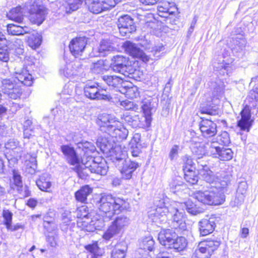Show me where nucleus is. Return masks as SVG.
<instances>
[{"instance_id":"58836bf2","label":"nucleus","mask_w":258,"mask_h":258,"mask_svg":"<svg viewBox=\"0 0 258 258\" xmlns=\"http://www.w3.org/2000/svg\"><path fill=\"white\" fill-rule=\"evenodd\" d=\"M92 191V188L88 185H86L75 192V198L78 202L84 203Z\"/></svg>"},{"instance_id":"aec40b11","label":"nucleus","mask_w":258,"mask_h":258,"mask_svg":"<svg viewBox=\"0 0 258 258\" xmlns=\"http://www.w3.org/2000/svg\"><path fill=\"white\" fill-rule=\"evenodd\" d=\"M60 149L68 163L71 165H81V159L73 147L69 145H61Z\"/></svg>"},{"instance_id":"393cba45","label":"nucleus","mask_w":258,"mask_h":258,"mask_svg":"<svg viewBox=\"0 0 258 258\" xmlns=\"http://www.w3.org/2000/svg\"><path fill=\"white\" fill-rule=\"evenodd\" d=\"M177 234L172 229H167L161 231L158 234V240L162 245L170 247L171 244L176 238Z\"/></svg>"},{"instance_id":"e2e57ef3","label":"nucleus","mask_w":258,"mask_h":258,"mask_svg":"<svg viewBox=\"0 0 258 258\" xmlns=\"http://www.w3.org/2000/svg\"><path fill=\"white\" fill-rule=\"evenodd\" d=\"M123 70V71L121 72L120 74L123 75L125 77L130 78L135 77L134 75L137 71L131 65L127 63Z\"/></svg>"},{"instance_id":"c756f323","label":"nucleus","mask_w":258,"mask_h":258,"mask_svg":"<svg viewBox=\"0 0 258 258\" xmlns=\"http://www.w3.org/2000/svg\"><path fill=\"white\" fill-rule=\"evenodd\" d=\"M101 78L109 86L113 88L122 87L126 83L122 78L115 75H103L101 76Z\"/></svg>"},{"instance_id":"4d7b16f0","label":"nucleus","mask_w":258,"mask_h":258,"mask_svg":"<svg viewBox=\"0 0 258 258\" xmlns=\"http://www.w3.org/2000/svg\"><path fill=\"white\" fill-rule=\"evenodd\" d=\"M2 215L4 218V224L7 228V227H10V225L12 224L13 214L9 210H4Z\"/></svg>"},{"instance_id":"8fccbe9b","label":"nucleus","mask_w":258,"mask_h":258,"mask_svg":"<svg viewBox=\"0 0 258 258\" xmlns=\"http://www.w3.org/2000/svg\"><path fill=\"white\" fill-rule=\"evenodd\" d=\"M159 0L158 2V11L160 13H165V14H171L172 13V11H170V9L172 7L174 6L173 3H170L165 0H163L162 1H160Z\"/></svg>"},{"instance_id":"79ce46f5","label":"nucleus","mask_w":258,"mask_h":258,"mask_svg":"<svg viewBox=\"0 0 258 258\" xmlns=\"http://www.w3.org/2000/svg\"><path fill=\"white\" fill-rule=\"evenodd\" d=\"M232 39L234 45V47L232 48L233 51H239V53L242 55L244 53L243 50L246 44L245 39L242 36H236L233 37Z\"/></svg>"},{"instance_id":"338daca9","label":"nucleus","mask_w":258,"mask_h":258,"mask_svg":"<svg viewBox=\"0 0 258 258\" xmlns=\"http://www.w3.org/2000/svg\"><path fill=\"white\" fill-rule=\"evenodd\" d=\"M198 164V170L199 171V173L202 170H206L209 169V167L207 165V161L202 159H196Z\"/></svg>"},{"instance_id":"69168bd1","label":"nucleus","mask_w":258,"mask_h":258,"mask_svg":"<svg viewBox=\"0 0 258 258\" xmlns=\"http://www.w3.org/2000/svg\"><path fill=\"white\" fill-rule=\"evenodd\" d=\"M9 60V52L7 49L0 47V62H7Z\"/></svg>"},{"instance_id":"dca6fc26","label":"nucleus","mask_w":258,"mask_h":258,"mask_svg":"<svg viewBox=\"0 0 258 258\" xmlns=\"http://www.w3.org/2000/svg\"><path fill=\"white\" fill-rule=\"evenodd\" d=\"M83 70L80 61L66 62L61 66L59 73L66 77L69 78L73 76L81 75L83 72Z\"/></svg>"},{"instance_id":"e433bc0d","label":"nucleus","mask_w":258,"mask_h":258,"mask_svg":"<svg viewBox=\"0 0 258 258\" xmlns=\"http://www.w3.org/2000/svg\"><path fill=\"white\" fill-rule=\"evenodd\" d=\"M7 17L10 20L16 22L21 23L24 19L22 9L19 6L12 8L7 14Z\"/></svg>"},{"instance_id":"f8f14e48","label":"nucleus","mask_w":258,"mask_h":258,"mask_svg":"<svg viewBox=\"0 0 258 258\" xmlns=\"http://www.w3.org/2000/svg\"><path fill=\"white\" fill-rule=\"evenodd\" d=\"M207 148L209 156L221 160L228 161L233 157V153L231 149L221 147L216 142L208 143Z\"/></svg>"},{"instance_id":"a19ab883","label":"nucleus","mask_w":258,"mask_h":258,"mask_svg":"<svg viewBox=\"0 0 258 258\" xmlns=\"http://www.w3.org/2000/svg\"><path fill=\"white\" fill-rule=\"evenodd\" d=\"M112 44L108 40H103L101 41L98 48V55L105 56L108 53L114 49Z\"/></svg>"},{"instance_id":"052dcab7","label":"nucleus","mask_w":258,"mask_h":258,"mask_svg":"<svg viewBox=\"0 0 258 258\" xmlns=\"http://www.w3.org/2000/svg\"><path fill=\"white\" fill-rule=\"evenodd\" d=\"M85 248L93 254L92 258H97L98 254H97L99 250V247L97 243L94 242L92 244H89L85 246Z\"/></svg>"},{"instance_id":"cd10ccee","label":"nucleus","mask_w":258,"mask_h":258,"mask_svg":"<svg viewBox=\"0 0 258 258\" xmlns=\"http://www.w3.org/2000/svg\"><path fill=\"white\" fill-rule=\"evenodd\" d=\"M127 63H129L127 57L121 55H117L114 56L111 58L110 67L114 72L120 73L121 72L123 71V69Z\"/></svg>"},{"instance_id":"f257e3e1","label":"nucleus","mask_w":258,"mask_h":258,"mask_svg":"<svg viewBox=\"0 0 258 258\" xmlns=\"http://www.w3.org/2000/svg\"><path fill=\"white\" fill-rule=\"evenodd\" d=\"M90 142H85L81 143L84 154L81 158L82 165L76 166L74 170L78 176L82 179L89 176L90 173L105 175L108 171V167L104 159L100 157H93L89 155L87 149Z\"/></svg>"},{"instance_id":"c9c22d12","label":"nucleus","mask_w":258,"mask_h":258,"mask_svg":"<svg viewBox=\"0 0 258 258\" xmlns=\"http://www.w3.org/2000/svg\"><path fill=\"white\" fill-rule=\"evenodd\" d=\"M15 79L27 86H30L33 83L32 75L28 73L26 70H23L19 72H16Z\"/></svg>"},{"instance_id":"7ed1b4c3","label":"nucleus","mask_w":258,"mask_h":258,"mask_svg":"<svg viewBox=\"0 0 258 258\" xmlns=\"http://www.w3.org/2000/svg\"><path fill=\"white\" fill-rule=\"evenodd\" d=\"M96 122L101 131L107 133L112 138L123 140L128 136V130L121 125L116 117L110 114L100 115Z\"/></svg>"},{"instance_id":"2f4dec72","label":"nucleus","mask_w":258,"mask_h":258,"mask_svg":"<svg viewBox=\"0 0 258 258\" xmlns=\"http://www.w3.org/2000/svg\"><path fill=\"white\" fill-rule=\"evenodd\" d=\"M31 29L26 26H22L13 24L7 25V32L12 35H23L26 33H30Z\"/></svg>"},{"instance_id":"412c9836","label":"nucleus","mask_w":258,"mask_h":258,"mask_svg":"<svg viewBox=\"0 0 258 258\" xmlns=\"http://www.w3.org/2000/svg\"><path fill=\"white\" fill-rule=\"evenodd\" d=\"M216 185L219 189L225 193L227 191V187L230 184L232 175L229 172L224 170H221L216 172Z\"/></svg>"},{"instance_id":"72a5a7b5","label":"nucleus","mask_w":258,"mask_h":258,"mask_svg":"<svg viewBox=\"0 0 258 258\" xmlns=\"http://www.w3.org/2000/svg\"><path fill=\"white\" fill-rule=\"evenodd\" d=\"M180 206L183 211L185 209L187 212L191 215H197L204 212L203 208L198 206L196 204L190 200L181 203Z\"/></svg>"},{"instance_id":"49530a36","label":"nucleus","mask_w":258,"mask_h":258,"mask_svg":"<svg viewBox=\"0 0 258 258\" xmlns=\"http://www.w3.org/2000/svg\"><path fill=\"white\" fill-rule=\"evenodd\" d=\"M42 42L41 36L37 32H34L28 38L29 45L33 48L38 47Z\"/></svg>"},{"instance_id":"6e6552de","label":"nucleus","mask_w":258,"mask_h":258,"mask_svg":"<svg viewBox=\"0 0 258 258\" xmlns=\"http://www.w3.org/2000/svg\"><path fill=\"white\" fill-rule=\"evenodd\" d=\"M210 86L213 89L214 97L212 99V103L207 104L208 107H201L202 112L210 115H216L218 113L216 109H213L215 106L213 105L217 104V99L221 96L224 92L225 85L224 82L220 79H217L215 81L211 82Z\"/></svg>"},{"instance_id":"4c0bfd02","label":"nucleus","mask_w":258,"mask_h":258,"mask_svg":"<svg viewBox=\"0 0 258 258\" xmlns=\"http://www.w3.org/2000/svg\"><path fill=\"white\" fill-rule=\"evenodd\" d=\"M122 119L124 122L133 128L141 127L142 124L140 122L138 115H132L125 113L123 115Z\"/></svg>"},{"instance_id":"f3484780","label":"nucleus","mask_w":258,"mask_h":258,"mask_svg":"<svg viewBox=\"0 0 258 258\" xmlns=\"http://www.w3.org/2000/svg\"><path fill=\"white\" fill-rule=\"evenodd\" d=\"M28 10L32 23L39 25L45 20L46 9L44 6L33 4Z\"/></svg>"},{"instance_id":"7c9ffc66","label":"nucleus","mask_w":258,"mask_h":258,"mask_svg":"<svg viewBox=\"0 0 258 258\" xmlns=\"http://www.w3.org/2000/svg\"><path fill=\"white\" fill-rule=\"evenodd\" d=\"M213 67L214 71L217 72V75L222 76H229L230 73L229 71L231 68L229 63L224 62L221 58L217 61H214Z\"/></svg>"},{"instance_id":"de8ad7c7","label":"nucleus","mask_w":258,"mask_h":258,"mask_svg":"<svg viewBox=\"0 0 258 258\" xmlns=\"http://www.w3.org/2000/svg\"><path fill=\"white\" fill-rule=\"evenodd\" d=\"M184 172V179L189 184L194 185L197 183L199 180V176L197 173L193 169H185Z\"/></svg>"},{"instance_id":"6ab92c4d","label":"nucleus","mask_w":258,"mask_h":258,"mask_svg":"<svg viewBox=\"0 0 258 258\" xmlns=\"http://www.w3.org/2000/svg\"><path fill=\"white\" fill-rule=\"evenodd\" d=\"M123 46L125 52L130 55L134 57L139 58L145 62H147L149 60V57L145 54L137 44L130 41H126L123 43Z\"/></svg>"},{"instance_id":"423d86ee","label":"nucleus","mask_w":258,"mask_h":258,"mask_svg":"<svg viewBox=\"0 0 258 258\" xmlns=\"http://www.w3.org/2000/svg\"><path fill=\"white\" fill-rule=\"evenodd\" d=\"M130 223L131 220L127 216L122 214L117 215L103 234V238L106 240H110L115 236L122 233Z\"/></svg>"},{"instance_id":"774afa93","label":"nucleus","mask_w":258,"mask_h":258,"mask_svg":"<svg viewBox=\"0 0 258 258\" xmlns=\"http://www.w3.org/2000/svg\"><path fill=\"white\" fill-rule=\"evenodd\" d=\"M140 140L141 135L139 134H135L130 142V147H133V146H142L140 143Z\"/></svg>"},{"instance_id":"6e6d98bb","label":"nucleus","mask_w":258,"mask_h":258,"mask_svg":"<svg viewBox=\"0 0 258 258\" xmlns=\"http://www.w3.org/2000/svg\"><path fill=\"white\" fill-rule=\"evenodd\" d=\"M182 161L183 163V171H185V169H195L196 168V167H195V164L189 156L186 155L183 156Z\"/></svg>"},{"instance_id":"4468645a","label":"nucleus","mask_w":258,"mask_h":258,"mask_svg":"<svg viewBox=\"0 0 258 258\" xmlns=\"http://www.w3.org/2000/svg\"><path fill=\"white\" fill-rule=\"evenodd\" d=\"M119 33L122 36L129 37L132 33L136 31V26L134 20L128 15L119 17L117 22Z\"/></svg>"},{"instance_id":"9d476101","label":"nucleus","mask_w":258,"mask_h":258,"mask_svg":"<svg viewBox=\"0 0 258 258\" xmlns=\"http://www.w3.org/2000/svg\"><path fill=\"white\" fill-rule=\"evenodd\" d=\"M169 215H171L172 218L170 223V227L178 231H183L186 230L187 226L185 223L186 216L184 211L179 210L175 205L170 209Z\"/></svg>"},{"instance_id":"864d4df0","label":"nucleus","mask_w":258,"mask_h":258,"mask_svg":"<svg viewBox=\"0 0 258 258\" xmlns=\"http://www.w3.org/2000/svg\"><path fill=\"white\" fill-rule=\"evenodd\" d=\"M13 178L14 184L17 187V190L19 193H21L23 191L22 177L20 173L15 169L13 170Z\"/></svg>"},{"instance_id":"4be33fe9","label":"nucleus","mask_w":258,"mask_h":258,"mask_svg":"<svg viewBox=\"0 0 258 258\" xmlns=\"http://www.w3.org/2000/svg\"><path fill=\"white\" fill-rule=\"evenodd\" d=\"M139 167V164L136 161L131 159H126L124 162L118 166L122 177L125 179H130L132 177L133 173Z\"/></svg>"},{"instance_id":"a18cd8bd","label":"nucleus","mask_w":258,"mask_h":258,"mask_svg":"<svg viewBox=\"0 0 258 258\" xmlns=\"http://www.w3.org/2000/svg\"><path fill=\"white\" fill-rule=\"evenodd\" d=\"M107 66L105 64V61L100 59L95 62H93L90 66L91 72L94 74H102L107 71Z\"/></svg>"},{"instance_id":"680f3d73","label":"nucleus","mask_w":258,"mask_h":258,"mask_svg":"<svg viewBox=\"0 0 258 258\" xmlns=\"http://www.w3.org/2000/svg\"><path fill=\"white\" fill-rule=\"evenodd\" d=\"M126 249H119L115 247L111 251V258H125Z\"/></svg>"},{"instance_id":"a878e982","label":"nucleus","mask_w":258,"mask_h":258,"mask_svg":"<svg viewBox=\"0 0 258 258\" xmlns=\"http://www.w3.org/2000/svg\"><path fill=\"white\" fill-rule=\"evenodd\" d=\"M151 98H145L141 102V108L142 109L144 118L146 122V126H150L152 121V111L154 110L153 104H152Z\"/></svg>"},{"instance_id":"39448f33","label":"nucleus","mask_w":258,"mask_h":258,"mask_svg":"<svg viewBox=\"0 0 258 258\" xmlns=\"http://www.w3.org/2000/svg\"><path fill=\"white\" fill-rule=\"evenodd\" d=\"M168 200V199H161L157 201L155 203L157 208L148 212V217L152 222L161 224L166 221L170 209L176 205L169 204Z\"/></svg>"},{"instance_id":"bf43d9fd","label":"nucleus","mask_w":258,"mask_h":258,"mask_svg":"<svg viewBox=\"0 0 258 258\" xmlns=\"http://www.w3.org/2000/svg\"><path fill=\"white\" fill-rule=\"evenodd\" d=\"M77 217L78 218H88L89 212L88 207L84 205L79 207L77 209Z\"/></svg>"},{"instance_id":"bb28decb","label":"nucleus","mask_w":258,"mask_h":258,"mask_svg":"<svg viewBox=\"0 0 258 258\" xmlns=\"http://www.w3.org/2000/svg\"><path fill=\"white\" fill-rule=\"evenodd\" d=\"M109 152L111 153L110 159L117 167L121 165L127 159L126 152L122 151L120 147L112 148Z\"/></svg>"},{"instance_id":"3c124183","label":"nucleus","mask_w":258,"mask_h":258,"mask_svg":"<svg viewBox=\"0 0 258 258\" xmlns=\"http://www.w3.org/2000/svg\"><path fill=\"white\" fill-rule=\"evenodd\" d=\"M200 174L203 179L206 182L214 183L216 185V174L214 175L213 171L210 169L206 170H202Z\"/></svg>"},{"instance_id":"13d9d810","label":"nucleus","mask_w":258,"mask_h":258,"mask_svg":"<svg viewBox=\"0 0 258 258\" xmlns=\"http://www.w3.org/2000/svg\"><path fill=\"white\" fill-rule=\"evenodd\" d=\"M217 140L218 141V145L228 146L230 143L229 134L227 132H222L221 135L218 136Z\"/></svg>"},{"instance_id":"5701e85b","label":"nucleus","mask_w":258,"mask_h":258,"mask_svg":"<svg viewBox=\"0 0 258 258\" xmlns=\"http://www.w3.org/2000/svg\"><path fill=\"white\" fill-rule=\"evenodd\" d=\"M199 126L203 136L205 138L213 137L217 132L216 124L211 119H203Z\"/></svg>"},{"instance_id":"f03ea898","label":"nucleus","mask_w":258,"mask_h":258,"mask_svg":"<svg viewBox=\"0 0 258 258\" xmlns=\"http://www.w3.org/2000/svg\"><path fill=\"white\" fill-rule=\"evenodd\" d=\"M96 205L99 211L103 213L108 219H110L115 214H118L129 208V203L126 200L109 194H101Z\"/></svg>"},{"instance_id":"1a4fd4ad","label":"nucleus","mask_w":258,"mask_h":258,"mask_svg":"<svg viewBox=\"0 0 258 258\" xmlns=\"http://www.w3.org/2000/svg\"><path fill=\"white\" fill-rule=\"evenodd\" d=\"M220 242L218 240H206L199 243L191 258H208L219 246Z\"/></svg>"},{"instance_id":"473e14b6","label":"nucleus","mask_w":258,"mask_h":258,"mask_svg":"<svg viewBox=\"0 0 258 258\" xmlns=\"http://www.w3.org/2000/svg\"><path fill=\"white\" fill-rule=\"evenodd\" d=\"M207 144L208 143L206 146H204L201 143L198 142L191 145V152L197 159H203L206 155H209L208 152Z\"/></svg>"},{"instance_id":"ddd939ff","label":"nucleus","mask_w":258,"mask_h":258,"mask_svg":"<svg viewBox=\"0 0 258 258\" xmlns=\"http://www.w3.org/2000/svg\"><path fill=\"white\" fill-rule=\"evenodd\" d=\"M2 91L9 98L20 99L22 95V89L16 83L15 80L4 79L2 82Z\"/></svg>"},{"instance_id":"5fc2aeb1","label":"nucleus","mask_w":258,"mask_h":258,"mask_svg":"<svg viewBox=\"0 0 258 258\" xmlns=\"http://www.w3.org/2000/svg\"><path fill=\"white\" fill-rule=\"evenodd\" d=\"M37 168V161L35 157H31L30 160L26 161L25 171L31 175L35 174Z\"/></svg>"},{"instance_id":"37998d69","label":"nucleus","mask_w":258,"mask_h":258,"mask_svg":"<svg viewBox=\"0 0 258 258\" xmlns=\"http://www.w3.org/2000/svg\"><path fill=\"white\" fill-rule=\"evenodd\" d=\"M169 186L170 191L174 194H177L186 188V184L180 180V177H176L173 179L170 183Z\"/></svg>"},{"instance_id":"ea45409f","label":"nucleus","mask_w":258,"mask_h":258,"mask_svg":"<svg viewBox=\"0 0 258 258\" xmlns=\"http://www.w3.org/2000/svg\"><path fill=\"white\" fill-rule=\"evenodd\" d=\"M187 241L185 237L182 236L177 237L173 240V242L171 244V246L168 248L173 249L176 252H180L183 251L187 246Z\"/></svg>"},{"instance_id":"c03bdc74","label":"nucleus","mask_w":258,"mask_h":258,"mask_svg":"<svg viewBox=\"0 0 258 258\" xmlns=\"http://www.w3.org/2000/svg\"><path fill=\"white\" fill-rule=\"evenodd\" d=\"M155 241L153 237L148 236L144 237L140 242V248L144 250L152 251L154 249Z\"/></svg>"},{"instance_id":"c85d7f7f","label":"nucleus","mask_w":258,"mask_h":258,"mask_svg":"<svg viewBox=\"0 0 258 258\" xmlns=\"http://www.w3.org/2000/svg\"><path fill=\"white\" fill-rule=\"evenodd\" d=\"M241 119L237 122V126L241 131L249 132L251 126V114L248 109L244 108L240 113Z\"/></svg>"},{"instance_id":"f704fd0d","label":"nucleus","mask_w":258,"mask_h":258,"mask_svg":"<svg viewBox=\"0 0 258 258\" xmlns=\"http://www.w3.org/2000/svg\"><path fill=\"white\" fill-rule=\"evenodd\" d=\"M120 92L130 99L137 98L140 95L138 88L131 83H129L127 85L124 84Z\"/></svg>"},{"instance_id":"603ef678","label":"nucleus","mask_w":258,"mask_h":258,"mask_svg":"<svg viewBox=\"0 0 258 258\" xmlns=\"http://www.w3.org/2000/svg\"><path fill=\"white\" fill-rule=\"evenodd\" d=\"M36 185L42 191H47L51 186L49 178H46L45 175L41 176L36 181Z\"/></svg>"},{"instance_id":"20e7f679","label":"nucleus","mask_w":258,"mask_h":258,"mask_svg":"<svg viewBox=\"0 0 258 258\" xmlns=\"http://www.w3.org/2000/svg\"><path fill=\"white\" fill-rule=\"evenodd\" d=\"M195 197L200 202L208 205H221L225 199L224 194L215 186H212L208 190L197 192Z\"/></svg>"},{"instance_id":"b1692460","label":"nucleus","mask_w":258,"mask_h":258,"mask_svg":"<svg viewBox=\"0 0 258 258\" xmlns=\"http://www.w3.org/2000/svg\"><path fill=\"white\" fill-rule=\"evenodd\" d=\"M200 236H205L212 233L216 227L214 218L203 219L198 223Z\"/></svg>"},{"instance_id":"0e129e2a","label":"nucleus","mask_w":258,"mask_h":258,"mask_svg":"<svg viewBox=\"0 0 258 258\" xmlns=\"http://www.w3.org/2000/svg\"><path fill=\"white\" fill-rule=\"evenodd\" d=\"M120 105L125 110H134L138 109L136 105L134 104V102L129 100H124L120 102Z\"/></svg>"},{"instance_id":"09e8293b","label":"nucleus","mask_w":258,"mask_h":258,"mask_svg":"<svg viewBox=\"0 0 258 258\" xmlns=\"http://www.w3.org/2000/svg\"><path fill=\"white\" fill-rule=\"evenodd\" d=\"M96 144L103 153H107L110 151L113 147L106 138L99 137L97 140Z\"/></svg>"},{"instance_id":"9b49d317","label":"nucleus","mask_w":258,"mask_h":258,"mask_svg":"<svg viewBox=\"0 0 258 258\" xmlns=\"http://www.w3.org/2000/svg\"><path fill=\"white\" fill-rule=\"evenodd\" d=\"M120 0H85L88 10L93 14H99L113 8Z\"/></svg>"},{"instance_id":"a211bd4d","label":"nucleus","mask_w":258,"mask_h":258,"mask_svg":"<svg viewBox=\"0 0 258 258\" xmlns=\"http://www.w3.org/2000/svg\"><path fill=\"white\" fill-rule=\"evenodd\" d=\"M88 39V38L86 37H79L73 39L69 45L72 55L75 57L82 55L86 48Z\"/></svg>"},{"instance_id":"2eb2a0df","label":"nucleus","mask_w":258,"mask_h":258,"mask_svg":"<svg viewBox=\"0 0 258 258\" xmlns=\"http://www.w3.org/2000/svg\"><path fill=\"white\" fill-rule=\"evenodd\" d=\"M84 94L87 98L91 100L109 101L112 99L109 94L104 93L103 91H100L98 86L95 85H86L84 88Z\"/></svg>"},{"instance_id":"0eeeda50","label":"nucleus","mask_w":258,"mask_h":258,"mask_svg":"<svg viewBox=\"0 0 258 258\" xmlns=\"http://www.w3.org/2000/svg\"><path fill=\"white\" fill-rule=\"evenodd\" d=\"M5 155L8 161L9 166L11 167H13L21 158L22 148L20 145L19 142L14 139L8 140L5 143Z\"/></svg>"}]
</instances>
